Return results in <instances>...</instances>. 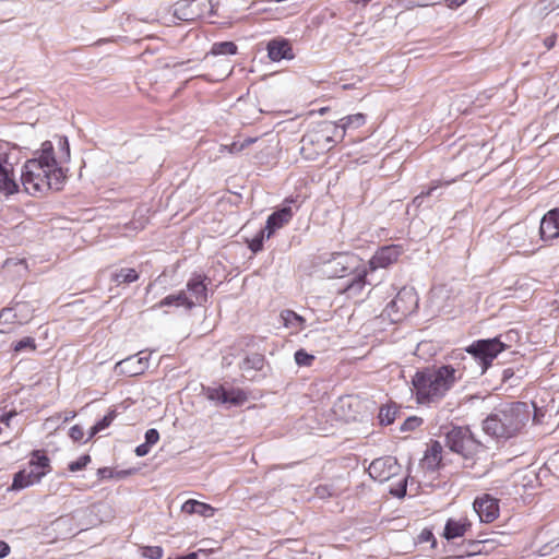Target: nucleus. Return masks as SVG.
<instances>
[{"label":"nucleus","mask_w":559,"mask_h":559,"mask_svg":"<svg viewBox=\"0 0 559 559\" xmlns=\"http://www.w3.org/2000/svg\"><path fill=\"white\" fill-rule=\"evenodd\" d=\"M66 171L58 165L52 143L46 141L41 144L38 156L24 164L21 181L29 194L43 193L48 190L59 191L66 180Z\"/></svg>","instance_id":"nucleus-1"},{"label":"nucleus","mask_w":559,"mask_h":559,"mask_svg":"<svg viewBox=\"0 0 559 559\" xmlns=\"http://www.w3.org/2000/svg\"><path fill=\"white\" fill-rule=\"evenodd\" d=\"M461 378L462 372L451 365L426 367L413 376L412 390L417 403H438Z\"/></svg>","instance_id":"nucleus-2"},{"label":"nucleus","mask_w":559,"mask_h":559,"mask_svg":"<svg viewBox=\"0 0 559 559\" xmlns=\"http://www.w3.org/2000/svg\"><path fill=\"white\" fill-rule=\"evenodd\" d=\"M527 405L515 402L501 405L493 409L483 421L486 435L496 439H510L518 435L528 420Z\"/></svg>","instance_id":"nucleus-3"},{"label":"nucleus","mask_w":559,"mask_h":559,"mask_svg":"<svg viewBox=\"0 0 559 559\" xmlns=\"http://www.w3.org/2000/svg\"><path fill=\"white\" fill-rule=\"evenodd\" d=\"M444 436L445 445L452 452L460 454L465 461H472L479 453L485 452V445L475 439L471 429L466 426H451Z\"/></svg>","instance_id":"nucleus-4"},{"label":"nucleus","mask_w":559,"mask_h":559,"mask_svg":"<svg viewBox=\"0 0 559 559\" xmlns=\"http://www.w3.org/2000/svg\"><path fill=\"white\" fill-rule=\"evenodd\" d=\"M502 335L493 338H485L475 341L466 348L468 357H464L463 360H469V362H477L479 368V374H484L492 360L508 348V345L502 342Z\"/></svg>","instance_id":"nucleus-5"},{"label":"nucleus","mask_w":559,"mask_h":559,"mask_svg":"<svg viewBox=\"0 0 559 559\" xmlns=\"http://www.w3.org/2000/svg\"><path fill=\"white\" fill-rule=\"evenodd\" d=\"M17 153L8 142L0 141V191L5 194L17 192L19 185L14 177Z\"/></svg>","instance_id":"nucleus-6"},{"label":"nucleus","mask_w":559,"mask_h":559,"mask_svg":"<svg viewBox=\"0 0 559 559\" xmlns=\"http://www.w3.org/2000/svg\"><path fill=\"white\" fill-rule=\"evenodd\" d=\"M338 133V126L335 122L323 121L318 127L306 133L302 136L301 150H305L306 145H317L320 151H329L338 141L336 134Z\"/></svg>","instance_id":"nucleus-7"},{"label":"nucleus","mask_w":559,"mask_h":559,"mask_svg":"<svg viewBox=\"0 0 559 559\" xmlns=\"http://www.w3.org/2000/svg\"><path fill=\"white\" fill-rule=\"evenodd\" d=\"M417 304L418 297L415 290L403 287L399 290L395 298L388 304L384 312L392 322H397L412 313L417 308Z\"/></svg>","instance_id":"nucleus-8"},{"label":"nucleus","mask_w":559,"mask_h":559,"mask_svg":"<svg viewBox=\"0 0 559 559\" xmlns=\"http://www.w3.org/2000/svg\"><path fill=\"white\" fill-rule=\"evenodd\" d=\"M205 396L216 406H240L247 401V394L237 388H226L222 384L204 389Z\"/></svg>","instance_id":"nucleus-9"},{"label":"nucleus","mask_w":559,"mask_h":559,"mask_svg":"<svg viewBox=\"0 0 559 559\" xmlns=\"http://www.w3.org/2000/svg\"><path fill=\"white\" fill-rule=\"evenodd\" d=\"M400 471L401 465L397 459L391 455L374 459L368 467L370 477L380 483H384L396 476Z\"/></svg>","instance_id":"nucleus-10"},{"label":"nucleus","mask_w":559,"mask_h":559,"mask_svg":"<svg viewBox=\"0 0 559 559\" xmlns=\"http://www.w3.org/2000/svg\"><path fill=\"white\" fill-rule=\"evenodd\" d=\"M473 508L484 523H491L499 516L498 499L488 493L477 497Z\"/></svg>","instance_id":"nucleus-11"},{"label":"nucleus","mask_w":559,"mask_h":559,"mask_svg":"<svg viewBox=\"0 0 559 559\" xmlns=\"http://www.w3.org/2000/svg\"><path fill=\"white\" fill-rule=\"evenodd\" d=\"M402 247L397 245L381 247L376 251V253L369 261L371 271H374L380 267L385 269L391 264L395 263L400 255L402 254Z\"/></svg>","instance_id":"nucleus-12"},{"label":"nucleus","mask_w":559,"mask_h":559,"mask_svg":"<svg viewBox=\"0 0 559 559\" xmlns=\"http://www.w3.org/2000/svg\"><path fill=\"white\" fill-rule=\"evenodd\" d=\"M206 276L197 274L188 280L186 284V292L188 300L192 302V309L197 306H203L207 301V287L205 282Z\"/></svg>","instance_id":"nucleus-13"},{"label":"nucleus","mask_w":559,"mask_h":559,"mask_svg":"<svg viewBox=\"0 0 559 559\" xmlns=\"http://www.w3.org/2000/svg\"><path fill=\"white\" fill-rule=\"evenodd\" d=\"M144 352L132 355L116 364V370L129 377L142 374L148 367L150 355L142 356Z\"/></svg>","instance_id":"nucleus-14"},{"label":"nucleus","mask_w":559,"mask_h":559,"mask_svg":"<svg viewBox=\"0 0 559 559\" xmlns=\"http://www.w3.org/2000/svg\"><path fill=\"white\" fill-rule=\"evenodd\" d=\"M539 235L544 242H550L559 237V209L550 210L543 216Z\"/></svg>","instance_id":"nucleus-15"},{"label":"nucleus","mask_w":559,"mask_h":559,"mask_svg":"<svg viewBox=\"0 0 559 559\" xmlns=\"http://www.w3.org/2000/svg\"><path fill=\"white\" fill-rule=\"evenodd\" d=\"M354 262V257L345 253H336L326 262L325 273L331 277H344Z\"/></svg>","instance_id":"nucleus-16"},{"label":"nucleus","mask_w":559,"mask_h":559,"mask_svg":"<svg viewBox=\"0 0 559 559\" xmlns=\"http://www.w3.org/2000/svg\"><path fill=\"white\" fill-rule=\"evenodd\" d=\"M293 217L292 207L285 205L280 210L273 212L266 219L265 229L266 238H270L277 229L286 225Z\"/></svg>","instance_id":"nucleus-17"},{"label":"nucleus","mask_w":559,"mask_h":559,"mask_svg":"<svg viewBox=\"0 0 559 559\" xmlns=\"http://www.w3.org/2000/svg\"><path fill=\"white\" fill-rule=\"evenodd\" d=\"M472 523L467 518L448 519L443 530V537L447 540H452L459 537H463L465 533L471 530Z\"/></svg>","instance_id":"nucleus-18"},{"label":"nucleus","mask_w":559,"mask_h":559,"mask_svg":"<svg viewBox=\"0 0 559 559\" xmlns=\"http://www.w3.org/2000/svg\"><path fill=\"white\" fill-rule=\"evenodd\" d=\"M267 56L272 61L294 58L293 48L287 39H273L267 44Z\"/></svg>","instance_id":"nucleus-19"},{"label":"nucleus","mask_w":559,"mask_h":559,"mask_svg":"<svg viewBox=\"0 0 559 559\" xmlns=\"http://www.w3.org/2000/svg\"><path fill=\"white\" fill-rule=\"evenodd\" d=\"M43 477L44 473L38 471H35V473L26 469L20 471L14 475L11 488L13 490L24 489L31 485L39 483Z\"/></svg>","instance_id":"nucleus-20"},{"label":"nucleus","mask_w":559,"mask_h":559,"mask_svg":"<svg viewBox=\"0 0 559 559\" xmlns=\"http://www.w3.org/2000/svg\"><path fill=\"white\" fill-rule=\"evenodd\" d=\"M163 307H176V308H185L186 310L192 309V302L188 300V294L185 289H181L175 294H169L164 297L154 308H163Z\"/></svg>","instance_id":"nucleus-21"},{"label":"nucleus","mask_w":559,"mask_h":559,"mask_svg":"<svg viewBox=\"0 0 559 559\" xmlns=\"http://www.w3.org/2000/svg\"><path fill=\"white\" fill-rule=\"evenodd\" d=\"M366 122V116L364 114H354L340 119L338 123V133L336 134L338 141H342L345 136V133L348 129H357L364 126Z\"/></svg>","instance_id":"nucleus-22"},{"label":"nucleus","mask_w":559,"mask_h":559,"mask_svg":"<svg viewBox=\"0 0 559 559\" xmlns=\"http://www.w3.org/2000/svg\"><path fill=\"white\" fill-rule=\"evenodd\" d=\"M441 460H442V445L440 444V442L435 441L427 449L424 460H423V465L428 471L433 472L439 467Z\"/></svg>","instance_id":"nucleus-23"},{"label":"nucleus","mask_w":559,"mask_h":559,"mask_svg":"<svg viewBox=\"0 0 559 559\" xmlns=\"http://www.w3.org/2000/svg\"><path fill=\"white\" fill-rule=\"evenodd\" d=\"M181 511L187 514H199L204 518H212L215 509L207 503L189 499L182 504Z\"/></svg>","instance_id":"nucleus-24"},{"label":"nucleus","mask_w":559,"mask_h":559,"mask_svg":"<svg viewBox=\"0 0 559 559\" xmlns=\"http://www.w3.org/2000/svg\"><path fill=\"white\" fill-rule=\"evenodd\" d=\"M38 471L44 473V476L50 472V460L41 450H34L29 460V472Z\"/></svg>","instance_id":"nucleus-25"},{"label":"nucleus","mask_w":559,"mask_h":559,"mask_svg":"<svg viewBox=\"0 0 559 559\" xmlns=\"http://www.w3.org/2000/svg\"><path fill=\"white\" fill-rule=\"evenodd\" d=\"M174 15L181 21H194L200 19V13L194 11L189 0H180L176 2Z\"/></svg>","instance_id":"nucleus-26"},{"label":"nucleus","mask_w":559,"mask_h":559,"mask_svg":"<svg viewBox=\"0 0 559 559\" xmlns=\"http://www.w3.org/2000/svg\"><path fill=\"white\" fill-rule=\"evenodd\" d=\"M19 324L17 314L12 308H3L0 312V333H10Z\"/></svg>","instance_id":"nucleus-27"},{"label":"nucleus","mask_w":559,"mask_h":559,"mask_svg":"<svg viewBox=\"0 0 559 559\" xmlns=\"http://www.w3.org/2000/svg\"><path fill=\"white\" fill-rule=\"evenodd\" d=\"M139 280V273L131 267H122L111 274V282L117 285L130 284Z\"/></svg>","instance_id":"nucleus-28"},{"label":"nucleus","mask_w":559,"mask_h":559,"mask_svg":"<svg viewBox=\"0 0 559 559\" xmlns=\"http://www.w3.org/2000/svg\"><path fill=\"white\" fill-rule=\"evenodd\" d=\"M281 318L286 328H293L299 331L305 326L306 320L293 310H283L281 312Z\"/></svg>","instance_id":"nucleus-29"},{"label":"nucleus","mask_w":559,"mask_h":559,"mask_svg":"<svg viewBox=\"0 0 559 559\" xmlns=\"http://www.w3.org/2000/svg\"><path fill=\"white\" fill-rule=\"evenodd\" d=\"M366 276V270L358 272L352 280L347 282L345 292H347L349 295H358L367 284Z\"/></svg>","instance_id":"nucleus-30"},{"label":"nucleus","mask_w":559,"mask_h":559,"mask_svg":"<svg viewBox=\"0 0 559 559\" xmlns=\"http://www.w3.org/2000/svg\"><path fill=\"white\" fill-rule=\"evenodd\" d=\"M264 366V357L261 354H252L250 356H247L241 365L240 368L242 370H261Z\"/></svg>","instance_id":"nucleus-31"},{"label":"nucleus","mask_w":559,"mask_h":559,"mask_svg":"<svg viewBox=\"0 0 559 559\" xmlns=\"http://www.w3.org/2000/svg\"><path fill=\"white\" fill-rule=\"evenodd\" d=\"M11 308L16 312L20 325L27 323L33 317V309L27 302H16Z\"/></svg>","instance_id":"nucleus-32"},{"label":"nucleus","mask_w":559,"mask_h":559,"mask_svg":"<svg viewBox=\"0 0 559 559\" xmlns=\"http://www.w3.org/2000/svg\"><path fill=\"white\" fill-rule=\"evenodd\" d=\"M212 55H235L237 53V45L234 41H221L213 44L211 51Z\"/></svg>","instance_id":"nucleus-33"},{"label":"nucleus","mask_w":559,"mask_h":559,"mask_svg":"<svg viewBox=\"0 0 559 559\" xmlns=\"http://www.w3.org/2000/svg\"><path fill=\"white\" fill-rule=\"evenodd\" d=\"M399 413L397 408L395 406L385 405L380 408L379 412V420L381 425H391L396 417V414Z\"/></svg>","instance_id":"nucleus-34"},{"label":"nucleus","mask_w":559,"mask_h":559,"mask_svg":"<svg viewBox=\"0 0 559 559\" xmlns=\"http://www.w3.org/2000/svg\"><path fill=\"white\" fill-rule=\"evenodd\" d=\"M116 417V412L111 411L107 415H105L100 420H98L90 430V437L88 439L93 438L95 435L100 432L102 430L109 427V425L112 423V420Z\"/></svg>","instance_id":"nucleus-35"},{"label":"nucleus","mask_w":559,"mask_h":559,"mask_svg":"<svg viewBox=\"0 0 559 559\" xmlns=\"http://www.w3.org/2000/svg\"><path fill=\"white\" fill-rule=\"evenodd\" d=\"M194 9V11L200 13V17L204 15L214 14V5L211 0H189Z\"/></svg>","instance_id":"nucleus-36"},{"label":"nucleus","mask_w":559,"mask_h":559,"mask_svg":"<svg viewBox=\"0 0 559 559\" xmlns=\"http://www.w3.org/2000/svg\"><path fill=\"white\" fill-rule=\"evenodd\" d=\"M267 230L265 228H262L249 242V248L252 252L257 253L262 250L263 248V241L266 238Z\"/></svg>","instance_id":"nucleus-37"},{"label":"nucleus","mask_w":559,"mask_h":559,"mask_svg":"<svg viewBox=\"0 0 559 559\" xmlns=\"http://www.w3.org/2000/svg\"><path fill=\"white\" fill-rule=\"evenodd\" d=\"M13 349L16 353H20L23 350L34 352L36 349L35 338L29 337V336L24 337L14 344Z\"/></svg>","instance_id":"nucleus-38"},{"label":"nucleus","mask_w":559,"mask_h":559,"mask_svg":"<svg viewBox=\"0 0 559 559\" xmlns=\"http://www.w3.org/2000/svg\"><path fill=\"white\" fill-rule=\"evenodd\" d=\"M314 360V356L313 355H310L308 354L306 350L304 349H298L296 353H295V361L298 366H305V367H308L312 364V361Z\"/></svg>","instance_id":"nucleus-39"},{"label":"nucleus","mask_w":559,"mask_h":559,"mask_svg":"<svg viewBox=\"0 0 559 559\" xmlns=\"http://www.w3.org/2000/svg\"><path fill=\"white\" fill-rule=\"evenodd\" d=\"M164 550L160 546H145L142 548V556L150 559H160Z\"/></svg>","instance_id":"nucleus-40"},{"label":"nucleus","mask_w":559,"mask_h":559,"mask_svg":"<svg viewBox=\"0 0 559 559\" xmlns=\"http://www.w3.org/2000/svg\"><path fill=\"white\" fill-rule=\"evenodd\" d=\"M58 145L61 152L58 164L62 162H68L70 159V146L68 139L64 136H60L58 139Z\"/></svg>","instance_id":"nucleus-41"},{"label":"nucleus","mask_w":559,"mask_h":559,"mask_svg":"<svg viewBox=\"0 0 559 559\" xmlns=\"http://www.w3.org/2000/svg\"><path fill=\"white\" fill-rule=\"evenodd\" d=\"M91 462L88 454L81 455L76 461L69 463L68 468L70 472H79L83 469Z\"/></svg>","instance_id":"nucleus-42"},{"label":"nucleus","mask_w":559,"mask_h":559,"mask_svg":"<svg viewBox=\"0 0 559 559\" xmlns=\"http://www.w3.org/2000/svg\"><path fill=\"white\" fill-rule=\"evenodd\" d=\"M423 424V418L417 416H411L404 420L401 426L402 431H413L417 429Z\"/></svg>","instance_id":"nucleus-43"},{"label":"nucleus","mask_w":559,"mask_h":559,"mask_svg":"<svg viewBox=\"0 0 559 559\" xmlns=\"http://www.w3.org/2000/svg\"><path fill=\"white\" fill-rule=\"evenodd\" d=\"M159 440V432L155 428H151L145 432V444L150 448L157 443Z\"/></svg>","instance_id":"nucleus-44"},{"label":"nucleus","mask_w":559,"mask_h":559,"mask_svg":"<svg viewBox=\"0 0 559 559\" xmlns=\"http://www.w3.org/2000/svg\"><path fill=\"white\" fill-rule=\"evenodd\" d=\"M333 495V488L330 485H319L316 487V496L320 499L329 498Z\"/></svg>","instance_id":"nucleus-45"},{"label":"nucleus","mask_w":559,"mask_h":559,"mask_svg":"<svg viewBox=\"0 0 559 559\" xmlns=\"http://www.w3.org/2000/svg\"><path fill=\"white\" fill-rule=\"evenodd\" d=\"M441 187V183L439 181L437 182H433L431 185V187L427 190V191H423L420 194H418L415 199H414V203H416L417 205H420L421 204V200L424 197H429V195H432L433 192L439 189Z\"/></svg>","instance_id":"nucleus-46"},{"label":"nucleus","mask_w":559,"mask_h":559,"mask_svg":"<svg viewBox=\"0 0 559 559\" xmlns=\"http://www.w3.org/2000/svg\"><path fill=\"white\" fill-rule=\"evenodd\" d=\"M559 547V538H555V539H551L549 542H547L542 548H540V554L543 556H547L549 555L554 549L558 548Z\"/></svg>","instance_id":"nucleus-47"},{"label":"nucleus","mask_w":559,"mask_h":559,"mask_svg":"<svg viewBox=\"0 0 559 559\" xmlns=\"http://www.w3.org/2000/svg\"><path fill=\"white\" fill-rule=\"evenodd\" d=\"M69 436L73 441H81L84 437L83 428L79 425H74L69 430Z\"/></svg>","instance_id":"nucleus-48"},{"label":"nucleus","mask_w":559,"mask_h":559,"mask_svg":"<svg viewBox=\"0 0 559 559\" xmlns=\"http://www.w3.org/2000/svg\"><path fill=\"white\" fill-rule=\"evenodd\" d=\"M16 415V413L14 411H11V412H3L2 408H0V417H1V420H0V424H3L5 425L7 427L10 426V421L11 419Z\"/></svg>","instance_id":"nucleus-49"},{"label":"nucleus","mask_w":559,"mask_h":559,"mask_svg":"<svg viewBox=\"0 0 559 559\" xmlns=\"http://www.w3.org/2000/svg\"><path fill=\"white\" fill-rule=\"evenodd\" d=\"M542 4H544L545 11L551 12L559 8V0H542Z\"/></svg>","instance_id":"nucleus-50"},{"label":"nucleus","mask_w":559,"mask_h":559,"mask_svg":"<svg viewBox=\"0 0 559 559\" xmlns=\"http://www.w3.org/2000/svg\"><path fill=\"white\" fill-rule=\"evenodd\" d=\"M419 538L421 542H432V546L436 545V539H435V536L432 534L431 531L429 530H424L420 535H419Z\"/></svg>","instance_id":"nucleus-51"},{"label":"nucleus","mask_w":559,"mask_h":559,"mask_svg":"<svg viewBox=\"0 0 559 559\" xmlns=\"http://www.w3.org/2000/svg\"><path fill=\"white\" fill-rule=\"evenodd\" d=\"M150 447L145 443H142L135 448V454L140 457L145 456L150 452Z\"/></svg>","instance_id":"nucleus-52"},{"label":"nucleus","mask_w":559,"mask_h":559,"mask_svg":"<svg viewBox=\"0 0 559 559\" xmlns=\"http://www.w3.org/2000/svg\"><path fill=\"white\" fill-rule=\"evenodd\" d=\"M11 551L8 543L0 540V559L7 557Z\"/></svg>","instance_id":"nucleus-53"},{"label":"nucleus","mask_w":559,"mask_h":559,"mask_svg":"<svg viewBox=\"0 0 559 559\" xmlns=\"http://www.w3.org/2000/svg\"><path fill=\"white\" fill-rule=\"evenodd\" d=\"M406 484H407V478H405L403 480L402 486L399 489H396L395 491H392V493L399 498L404 497L406 495Z\"/></svg>","instance_id":"nucleus-54"},{"label":"nucleus","mask_w":559,"mask_h":559,"mask_svg":"<svg viewBox=\"0 0 559 559\" xmlns=\"http://www.w3.org/2000/svg\"><path fill=\"white\" fill-rule=\"evenodd\" d=\"M557 36L552 34L544 39V45L547 49H551L556 45Z\"/></svg>","instance_id":"nucleus-55"},{"label":"nucleus","mask_w":559,"mask_h":559,"mask_svg":"<svg viewBox=\"0 0 559 559\" xmlns=\"http://www.w3.org/2000/svg\"><path fill=\"white\" fill-rule=\"evenodd\" d=\"M97 474L100 478H110L112 476V472L108 467L99 468Z\"/></svg>","instance_id":"nucleus-56"},{"label":"nucleus","mask_w":559,"mask_h":559,"mask_svg":"<svg viewBox=\"0 0 559 559\" xmlns=\"http://www.w3.org/2000/svg\"><path fill=\"white\" fill-rule=\"evenodd\" d=\"M514 376V371L511 368H507L502 372V380L508 381Z\"/></svg>","instance_id":"nucleus-57"},{"label":"nucleus","mask_w":559,"mask_h":559,"mask_svg":"<svg viewBox=\"0 0 559 559\" xmlns=\"http://www.w3.org/2000/svg\"><path fill=\"white\" fill-rule=\"evenodd\" d=\"M255 141H257V139H254V138H248L242 143H240L238 150H243V148L248 147L249 145L253 144Z\"/></svg>","instance_id":"nucleus-58"},{"label":"nucleus","mask_w":559,"mask_h":559,"mask_svg":"<svg viewBox=\"0 0 559 559\" xmlns=\"http://www.w3.org/2000/svg\"><path fill=\"white\" fill-rule=\"evenodd\" d=\"M447 2L450 8H453L462 5L463 3L466 2V0H447Z\"/></svg>","instance_id":"nucleus-59"},{"label":"nucleus","mask_w":559,"mask_h":559,"mask_svg":"<svg viewBox=\"0 0 559 559\" xmlns=\"http://www.w3.org/2000/svg\"><path fill=\"white\" fill-rule=\"evenodd\" d=\"M197 558H198V554L197 552H190L187 556H182V557H179L177 559H197Z\"/></svg>","instance_id":"nucleus-60"},{"label":"nucleus","mask_w":559,"mask_h":559,"mask_svg":"<svg viewBox=\"0 0 559 559\" xmlns=\"http://www.w3.org/2000/svg\"><path fill=\"white\" fill-rule=\"evenodd\" d=\"M239 145H240V144H238V143H236V142H235V143H233V144L230 145V148H229L230 153H238V152H240L241 150H238V148H239Z\"/></svg>","instance_id":"nucleus-61"},{"label":"nucleus","mask_w":559,"mask_h":559,"mask_svg":"<svg viewBox=\"0 0 559 559\" xmlns=\"http://www.w3.org/2000/svg\"><path fill=\"white\" fill-rule=\"evenodd\" d=\"M353 3L355 4H362V5H366L367 3H369L371 0H350Z\"/></svg>","instance_id":"nucleus-62"},{"label":"nucleus","mask_w":559,"mask_h":559,"mask_svg":"<svg viewBox=\"0 0 559 559\" xmlns=\"http://www.w3.org/2000/svg\"><path fill=\"white\" fill-rule=\"evenodd\" d=\"M349 401V397H342L340 399V405L343 407L347 402Z\"/></svg>","instance_id":"nucleus-63"},{"label":"nucleus","mask_w":559,"mask_h":559,"mask_svg":"<svg viewBox=\"0 0 559 559\" xmlns=\"http://www.w3.org/2000/svg\"><path fill=\"white\" fill-rule=\"evenodd\" d=\"M409 4H411L412 7H414V5H418V7H423V5H425L424 3H418V2H415L414 0H409Z\"/></svg>","instance_id":"nucleus-64"}]
</instances>
